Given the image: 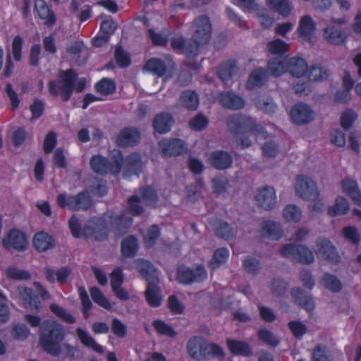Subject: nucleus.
I'll use <instances>...</instances> for the list:
<instances>
[{"instance_id": "nucleus-7", "label": "nucleus", "mask_w": 361, "mask_h": 361, "mask_svg": "<svg viewBox=\"0 0 361 361\" xmlns=\"http://www.w3.org/2000/svg\"><path fill=\"white\" fill-rule=\"evenodd\" d=\"M227 127L235 136H243L247 133L255 136H264L267 133L264 127L257 124L253 118L241 114L230 116L228 118Z\"/></svg>"}, {"instance_id": "nucleus-28", "label": "nucleus", "mask_w": 361, "mask_h": 361, "mask_svg": "<svg viewBox=\"0 0 361 361\" xmlns=\"http://www.w3.org/2000/svg\"><path fill=\"white\" fill-rule=\"evenodd\" d=\"M343 192L347 194L358 207H361V191L357 182L350 178H344L341 182Z\"/></svg>"}, {"instance_id": "nucleus-20", "label": "nucleus", "mask_w": 361, "mask_h": 361, "mask_svg": "<svg viewBox=\"0 0 361 361\" xmlns=\"http://www.w3.org/2000/svg\"><path fill=\"white\" fill-rule=\"evenodd\" d=\"M124 173L128 176H138L142 170V161L140 156L135 152L129 154L123 157V166Z\"/></svg>"}, {"instance_id": "nucleus-31", "label": "nucleus", "mask_w": 361, "mask_h": 361, "mask_svg": "<svg viewBox=\"0 0 361 361\" xmlns=\"http://www.w3.org/2000/svg\"><path fill=\"white\" fill-rule=\"evenodd\" d=\"M33 245L38 252H45L55 246V239L46 232H38L33 238Z\"/></svg>"}, {"instance_id": "nucleus-22", "label": "nucleus", "mask_w": 361, "mask_h": 361, "mask_svg": "<svg viewBox=\"0 0 361 361\" xmlns=\"http://www.w3.org/2000/svg\"><path fill=\"white\" fill-rule=\"evenodd\" d=\"M219 103L225 108L241 109L245 106L244 99L232 92H222L219 95Z\"/></svg>"}, {"instance_id": "nucleus-18", "label": "nucleus", "mask_w": 361, "mask_h": 361, "mask_svg": "<svg viewBox=\"0 0 361 361\" xmlns=\"http://www.w3.org/2000/svg\"><path fill=\"white\" fill-rule=\"evenodd\" d=\"M317 247L318 248V254L325 260L333 264H337L340 262V256L336 248L329 239H320L317 243Z\"/></svg>"}, {"instance_id": "nucleus-64", "label": "nucleus", "mask_w": 361, "mask_h": 361, "mask_svg": "<svg viewBox=\"0 0 361 361\" xmlns=\"http://www.w3.org/2000/svg\"><path fill=\"white\" fill-rule=\"evenodd\" d=\"M271 290L276 296H283L288 290V283L282 279H274L271 283Z\"/></svg>"}, {"instance_id": "nucleus-30", "label": "nucleus", "mask_w": 361, "mask_h": 361, "mask_svg": "<svg viewBox=\"0 0 361 361\" xmlns=\"http://www.w3.org/2000/svg\"><path fill=\"white\" fill-rule=\"evenodd\" d=\"M144 70L157 78H162L166 75L168 68L165 61L162 59L151 58L145 63Z\"/></svg>"}, {"instance_id": "nucleus-59", "label": "nucleus", "mask_w": 361, "mask_h": 361, "mask_svg": "<svg viewBox=\"0 0 361 361\" xmlns=\"http://www.w3.org/2000/svg\"><path fill=\"white\" fill-rule=\"evenodd\" d=\"M111 330L112 333L119 338L126 337L128 334V326L118 318L114 317L111 320Z\"/></svg>"}, {"instance_id": "nucleus-38", "label": "nucleus", "mask_w": 361, "mask_h": 361, "mask_svg": "<svg viewBox=\"0 0 361 361\" xmlns=\"http://www.w3.org/2000/svg\"><path fill=\"white\" fill-rule=\"evenodd\" d=\"M75 331L78 339L83 345L92 348L97 353L102 354L104 353L103 346L97 343L85 330L78 327Z\"/></svg>"}, {"instance_id": "nucleus-48", "label": "nucleus", "mask_w": 361, "mask_h": 361, "mask_svg": "<svg viewBox=\"0 0 361 361\" xmlns=\"http://www.w3.org/2000/svg\"><path fill=\"white\" fill-rule=\"evenodd\" d=\"M31 334L30 329L26 324L23 323H17L11 327V335L12 338L16 341H24Z\"/></svg>"}, {"instance_id": "nucleus-32", "label": "nucleus", "mask_w": 361, "mask_h": 361, "mask_svg": "<svg viewBox=\"0 0 361 361\" xmlns=\"http://www.w3.org/2000/svg\"><path fill=\"white\" fill-rule=\"evenodd\" d=\"M205 342V340L201 336H193L190 338L187 343L188 354L195 360H202Z\"/></svg>"}, {"instance_id": "nucleus-9", "label": "nucleus", "mask_w": 361, "mask_h": 361, "mask_svg": "<svg viewBox=\"0 0 361 361\" xmlns=\"http://www.w3.org/2000/svg\"><path fill=\"white\" fill-rule=\"evenodd\" d=\"M279 254L285 258L292 259L302 264H310L314 261L312 252L305 245L286 244L280 249Z\"/></svg>"}, {"instance_id": "nucleus-62", "label": "nucleus", "mask_w": 361, "mask_h": 361, "mask_svg": "<svg viewBox=\"0 0 361 361\" xmlns=\"http://www.w3.org/2000/svg\"><path fill=\"white\" fill-rule=\"evenodd\" d=\"M209 124V119L202 114H198L189 121V127L194 130L201 131Z\"/></svg>"}, {"instance_id": "nucleus-8", "label": "nucleus", "mask_w": 361, "mask_h": 361, "mask_svg": "<svg viewBox=\"0 0 361 361\" xmlns=\"http://www.w3.org/2000/svg\"><path fill=\"white\" fill-rule=\"evenodd\" d=\"M56 202L61 209L68 207L72 211H85L89 209L92 204L90 195L86 190L75 195H67L65 192L61 193L56 197Z\"/></svg>"}, {"instance_id": "nucleus-16", "label": "nucleus", "mask_w": 361, "mask_h": 361, "mask_svg": "<svg viewBox=\"0 0 361 361\" xmlns=\"http://www.w3.org/2000/svg\"><path fill=\"white\" fill-rule=\"evenodd\" d=\"M255 198L259 206L265 210H271L276 204V190L271 186L259 188Z\"/></svg>"}, {"instance_id": "nucleus-19", "label": "nucleus", "mask_w": 361, "mask_h": 361, "mask_svg": "<svg viewBox=\"0 0 361 361\" xmlns=\"http://www.w3.org/2000/svg\"><path fill=\"white\" fill-rule=\"evenodd\" d=\"M323 36L329 43L336 46L343 45L348 41V35L345 32L336 25L325 27L323 30Z\"/></svg>"}, {"instance_id": "nucleus-24", "label": "nucleus", "mask_w": 361, "mask_h": 361, "mask_svg": "<svg viewBox=\"0 0 361 361\" xmlns=\"http://www.w3.org/2000/svg\"><path fill=\"white\" fill-rule=\"evenodd\" d=\"M290 294L295 303L305 310L311 312L314 308V302L312 296L301 288H293Z\"/></svg>"}, {"instance_id": "nucleus-37", "label": "nucleus", "mask_w": 361, "mask_h": 361, "mask_svg": "<svg viewBox=\"0 0 361 361\" xmlns=\"http://www.w3.org/2000/svg\"><path fill=\"white\" fill-rule=\"evenodd\" d=\"M138 249V240L134 235H129L121 241V252L124 257H134Z\"/></svg>"}, {"instance_id": "nucleus-61", "label": "nucleus", "mask_w": 361, "mask_h": 361, "mask_svg": "<svg viewBox=\"0 0 361 361\" xmlns=\"http://www.w3.org/2000/svg\"><path fill=\"white\" fill-rule=\"evenodd\" d=\"M245 271L250 274L256 275L261 269L260 261L253 257H247L243 261Z\"/></svg>"}, {"instance_id": "nucleus-50", "label": "nucleus", "mask_w": 361, "mask_h": 361, "mask_svg": "<svg viewBox=\"0 0 361 361\" xmlns=\"http://www.w3.org/2000/svg\"><path fill=\"white\" fill-rule=\"evenodd\" d=\"M269 53L274 55H282L288 51L289 45L281 39H275L267 44Z\"/></svg>"}, {"instance_id": "nucleus-12", "label": "nucleus", "mask_w": 361, "mask_h": 361, "mask_svg": "<svg viewBox=\"0 0 361 361\" xmlns=\"http://www.w3.org/2000/svg\"><path fill=\"white\" fill-rule=\"evenodd\" d=\"M2 244L7 250H15L22 252L27 248V237L21 231L13 228L8 232L6 236L3 239Z\"/></svg>"}, {"instance_id": "nucleus-6", "label": "nucleus", "mask_w": 361, "mask_h": 361, "mask_svg": "<svg viewBox=\"0 0 361 361\" xmlns=\"http://www.w3.org/2000/svg\"><path fill=\"white\" fill-rule=\"evenodd\" d=\"M123 166V154L120 150H114L111 161L102 154H94L90 160L91 170L96 174L106 176L118 175Z\"/></svg>"}, {"instance_id": "nucleus-34", "label": "nucleus", "mask_w": 361, "mask_h": 361, "mask_svg": "<svg viewBox=\"0 0 361 361\" xmlns=\"http://www.w3.org/2000/svg\"><path fill=\"white\" fill-rule=\"evenodd\" d=\"M35 6L39 17L46 20L47 25L51 26L55 24V14L44 0H35Z\"/></svg>"}, {"instance_id": "nucleus-35", "label": "nucleus", "mask_w": 361, "mask_h": 361, "mask_svg": "<svg viewBox=\"0 0 361 361\" xmlns=\"http://www.w3.org/2000/svg\"><path fill=\"white\" fill-rule=\"evenodd\" d=\"M181 105L188 111H195L200 104L198 94L195 90H187L183 91L180 96Z\"/></svg>"}, {"instance_id": "nucleus-47", "label": "nucleus", "mask_w": 361, "mask_h": 361, "mask_svg": "<svg viewBox=\"0 0 361 361\" xmlns=\"http://www.w3.org/2000/svg\"><path fill=\"white\" fill-rule=\"evenodd\" d=\"M114 59L119 68H128L131 64L130 54L121 45L116 47L114 50Z\"/></svg>"}, {"instance_id": "nucleus-42", "label": "nucleus", "mask_w": 361, "mask_h": 361, "mask_svg": "<svg viewBox=\"0 0 361 361\" xmlns=\"http://www.w3.org/2000/svg\"><path fill=\"white\" fill-rule=\"evenodd\" d=\"M267 5L283 18L288 17L292 10L288 0H266Z\"/></svg>"}, {"instance_id": "nucleus-44", "label": "nucleus", "mask_w": 361, "mask_h": 361, "mask_svg": "<svg viewBox=\"0 0 361 361\" xmlns=\"http://www.w3.org/2000/svg\"><path fill=\"white\" fill-rule=\"evenodd\" d=\"M350 209L348 200L343 197H338L334 205L328 209V214L334 217L338 215H343L348 212Z\"/></svg>"}, {"instance_id": "nucleus-39", "label": "nucleus", "mask_w": 361, "mask_h": 361, "mask_svg": "<svg viewBox=\"0 0 361 361\" xmlns=\"http://www.w3.org/2000/svg\"><path fill=\"white\" fill-rule=\"evenodd\" d=\"M136 269L147 283L149 282H154L155 279V270L150 262L143 259H138L136 261Z\"/></svg>"}, {"instance_id": "nucleus-3", "label": "nucleus", "mask_w": 361, "mask_h": 361, "mask_svg": "<svg viewBox=\"0 0 361 361\" xmlns=\"http://www.w3.org/2000/svg\"><path fill=\"white\" fill-rule=\"evenodd\" d=\"M58 80H50L48 82L49 93L52 97L61 96L63 102L70 100L73 92H81L86 87L85 78L78 80V75L73 68L60 70Z\"/></svg>"}, {"instance_id": "nucleus-60", "label": "nucleus", "mask_w": 361, "mask_h": 361, "mask_svg": "<svg viewBox=\"0 0 361 361\" xmlns=\"http://www.w3.org/2000/svg\"><path fill=\"white\" fill-rule=\"evenodd\" d=\"M329 76L328 71L321 66L313 65L309 71V80L322 81Z\"/></svg>"}, {"instance_id": "nucleus-11", "label": "nucleus", "mask_w": 361, "mask_h": 361, "mask_svg": "<svg viewBox=\"0 0 361 361\" xmlns=\"http://www.w3.org/2000/svg\"><path fill=\"white\" fill-rule=\"evenodd\" d=\"M207 278V273L202 265L191 269L185 266H180L177 269V281L183 285H190L195 282H202Z\"/></svg>"}, {"instance_id": "nucleus-36", "label": "nucleus", "mask_w": 361, "mask_h": 361, "mask_svg": "<svg viewBox=\"0 0 361 361\" xmlns=\"http://www.w3.org/2000/svg\"><path fill=\"white\" fill-rule=\"evenodd\" d=\"M145 298L150 307H157L161 305L160 288L154 282H149L145 291Z\"/></svg>"}, {"instance_id": "nucleus-41", "label": "nucleus", "mask_w": 361, "mask_h": 361, "mask_svg": "<svg viewBox=\"0 0 361 361\" xmlns=\"http://www.w3.org/2000/svg\"><path fill=\"white\" fill-rule=\"evenodd\" d=\"M262 230L267 237L275 240L281 239L283 235L281 224L269 220L263 223Z\"/></svg>"}, {"instance_id": "nucleus-25", "label": "nucleus", "mask_w": 361, "mask_h": 361, "mask_svg": "<svg viewBox=\"0 0 361 361\" xmlns=\"http://www.w3.org/2000/svg\"><path fill=\"white\" fill-rule=\"evenodd\" d=\"M268 75L269 72L266 68H255L251 72L247 78L246 82L247 89L252 90L256 87H261L267 82Z\"/></svg>"}, {"instance_id": "nucleus-29", "label": "nucleus", "mask_w": 361, "mask_h": 361, "mask_svg": "<svg viewBox=\"0 0 361 361\" xmlns=\"http://www.w3.org/2000/svg\"><path fill=\"white\" fill-rule=\"evenodd\" d=\"M308 70L307 61L301 57H292L287 60V71L296 78L302 77Z\"/></svg>"}, {"instance_id": "nucleus-53", "label": "nucleus", "mask_w": 361, "mask_h": 361, "mask_svg": "<svg viewBox=\"0 0 361 361\" xmlns=\"http://www.w3.org/2000/svg\"><path fill=\"white\" fill-rule=\"evenodd\" d=\"M90 295L93 301L106 310H110L111 308L109 300L104 296L102 290L96 287L93 286L90 289Z\"/></svg>"}, {"instance_id": "nucleus-33", "label": "nucleus", "mask_w": 361, "mask_h": 361, "mask_svg": "<svg viewBox=\"0 0 361 361\" xmlns=\"http://www.w3.org/2000/svg\"><path fill=\"white\" fill-rule=\"evenodd\" d=\"M315 29L316 23L310 16L306 15L304 16L299 22L298 33L299 37L306 41H309L314 34Z\"/></svg>"}, {"instance_id": "nucleus-23", "label": "nucleus", "mask_w": 361, "mask_h": 361, "mask_svg": "<svg viewBox=\"0 0 361 361\" xmlns=\"http://www.w3.org/2000/svg\"><path fill=\"white\" fill-rule=\"evenodd\" d=\"M238 71V61L235 59H228L219 65L216 73L221 80L226 84L237 74Z\"/></svg>"}, {"instance_id": "nucleus-63", "label": "nucleus", "mask_w": 361, "mask_h": 361, "mask_svg": "<svg viewBox=\"0 0 361 361\" xmlns=\"http://www.w3.org/2000/svg\"><path fill=\"white\" fill-rule=\"evenodd\" d=\"M341 233L345 240L350 241L354 245H357L360 242L361 238L358 231L355 226L343 227Z\"/></svg>"}, {"instance_id": "nucleus-26", "label": "nucleus", "mask_w": 361, "mask_h": 361, "mask_svg": "<svg viewBox=\"0 0 361 361\" xmlns=\"http://www.w3.org/2000/svg\"><path fill=\"white\" fill-rule=\"evenodd\" d=\"M226 345L233 355L250 357L252 355L251 347L245 341L227 338Z\"/></svg>"}, {"instance_id": "nucleus-15", "label": "nucleus", "mask_w": 361, "mask_h": 361, "mask_svg": "<svg viewBox=\"0 0 361 361\" xmlns=\"http://www.w3.org/2000/svg\"><path fill=\"white\" fill-rule=\"evenodd\" d=\"M141 139V132L135 127H126L118 133L116 142L118 147H129L137 145Z\"/></svg>"}, {"instance_id": "nucleus-49", "label": "nucleus", "mask_w": 361, "mask_h": 361, "mask_svg": "<svg viewBox=\"0 0 361 361\" xmlns=\"http://www.w3.org/2000/svg\"><path fill=\"white\" fill-rule=\"evenodd\" d=\"M216 235L224 240H229L234 236V230L227 222L219 220L214 229Z\"/></svg>"}, {"instance_id": "nucleus-56", "label": "nucleus", "mask_w": 361, "mask_h": 361, "mask_svg": "<svg viewBox=\"0 0 361 361\" xmlns=\"http://www.w3.org/2000/svg\"><path fill=\"white\" fill-rule=\"evenodd\" d=\"M161 235V231L158 225L154 224L151 226L145 236L144 237V241L145 243L146 247H153L157 240L159 238Z\"/></svg>"}, {"instance_id": "nucleus-54", "label": "nucleus", "mask_w": 361, "mask_h": 361, "mask_svg": "<svg viewBox=\"0 0 361 361\" xmlns=\"http://www.w3.org/2000/svg\"><path fill=\"white\" fill-rule=\"evenodd\" d=\"M49 309L53 314L68 324H73L75 322V317L60 305L51 303Z\"/></svg>"}, {"instance_id": "nucleus-45", "label": "nucleus", "mask_w": 361, "mask_h": 361, "mask_svg": "<svg viewBox=\"0 0 361 361\" xmlns=\"http://www.w3.org/2000/svg\"><path fill=\"white\" fill-rule=\"evenodd\" d=\"M204 350L202 360H210L212 357H217L223 360L225 358V353L223 348L216 343H207L205 342Z\"/></svg>"}, {"instance_id": "nucleus-27", "label": "nucleus", "mask_w": 361, "mask_h": 361, "mask_svg": "<svg viewBox=\"0 0 361 361\" xmlns=\"http://www.w3.org/2000/svg\"><path fill=\"white\" fill-rule=\"evenodd\" d=\"M173 122V119L170 114L161 112L155 116L152 126L155 132L165 134L171 130Z\"/></svg>"}, {"instance_id": "nucleus-1", "label": "nucleus", "mask_w": 361, "mask_h": 361, "mask_svg": "<svg viewBox=\"0 0 361 361\" xmlns=\"http://www.w3.org/2000/svg\"><path fill=\"white\" fill-rule=\"evenodd\" d=\"M133 223V219L126 217L124 214L119 215H104L102 216H92L82 229L79 219L73 215L68 221V226L72 235L75 238H80L82 235L87 238L103 242L108 239L110 233V226L120 231L127 228Z\"/></svg>"}, {"instance_id": "nucleus-2", "label": "nucleus", "mask_w": 361, "mask_h": 361, "mask_svg": "<svg viewBox=\"0 0 361 361\" xmlns=\"http://www.w3.org/2000/svg\"><path fill=\"white\" fill-rule=\"evenodd\" d=\"M193 38L186 39L183 37H172L170 40L171 47L175 51H180L188 59L184 64L188 67L198 70L200 64L197 61H190L189 58L198 56L202 46L207 44L212 35V23L206 15L200 16L194 20Z\"/></svg>"}, {"instance_id": "nucleus-57", "label": "nucleus", "mask_w": 361, "mask_h": 361, "mask_svg": "<svg viewBox=\"0 0 361 361\" xmlns=\"http://www.w3.org/2000/svg\"><path fill=\"white\" fill-rule=\"evenodd\" d=\"M78 295L82 305V313L85 318L90 316V311L92 307V302L90 300L88 294L83 286H80L78 290Z\"/></svg>"}, {"instance_id": "nucleus-40", "label": "nucleus", "mask_w": 361, "mask_h": 361, "mask_svg": "<svg viewBox=\"0 0 361 361\" xmlns=\"http://www.w3.org/2000/svg\"><path fill=\"white\" fill-rule=\"evenodd\" d=\"M287 60L281 57L271 59L268 61L266 69L274 77L281 76L287 71Z\"/></svg>"}, {"instance_id": "nucleus-52", "label": "nucleus", "mask_w": 361, "mask_h": 361, "mask_svg": "<svg viewBox=\"0 0 361 361\" xmlns=\"http://www.w3.org/2000/svg\"><path fill=\"white\" fill-rule=\"evenodd\" d=\"M322 281L324 286L332 293H339L342 290L341 282L336 276L331 274L325 273L322 277Z\"/></svg>"}, {"instance_id": "nucleus-21", "label": "nucleus", "mask_w": 361, "mask_h": 361, "mask_svg": "<svg viewBox=\"0 0 361 361\" xmlns=\"http://www.w3.org/2000/svg\"><path fill=\"white\" fill-rule=\"evenodd\" d=\"M71 269L68 267H62L56 272L49 266L45 267L44 269L45 279L49 283H54L56 281L60 284H64L71 275Z\"/></svg>"}, {"instance_id": "nucleus-13", "label": "nucleus", "mask_w": 361, "mask_h": 361, "mask_svg": "<svg viewBox=\"0 0 361 361\" xmlns=\"http://www.w3.org/2000/svg\"><path fill=\"white\" fill-rule=\"evenodd\" d=\"M158 145L161 154L166 157L183 155L188 151L186 143L179 138L162 140Z\"/></svg>"}, {"instance_id": "nucleus-14", "label": "nucleus", "mask_w": 361, "mask_h": 361, "mask_svg": "<svg viewBox=\"0 0 361 361\" xmlns=\"http://www.w3.org/2000/svg\"><path fill=\"white\" fill-rule=\"evenodd\" d=\"M292 121L297 125H303L314 119V112L310 106L303 102L295 104L290 109Z\"/></svg>"}, {"instance_id": "nucleus-5", "label": "nucleus", "mask_w": 361, "mask_h": 361, "mask_svg": "<svg viewBox=\"0 0 361 361\" xmlns=\"http://www.w3.org/2000/svg\"><path fill=\"white\" fill-rule=\"evenodd\" d=\"M295 193L305 200H312L314 202L310 205L309 210L312 214L321 213L324 204L318 199L319 192L315 182L305 175H298L295 178Z\"/></svg>"}, {"instance_id": "nucleus-51", "label": "nucleus", "mask_w": 361, "mask_h": 361, "mask_svg": "<svg viewBox=\"0 0 361 361\" xmlns=\"http://www.w3.org/2000/svg\"><path fill=\"white\" fill-rule=\"evenodd\" d=\"M283 216L287 221L298 223L302 218V211L295 204H288L283 209Z\"/></svg>"}, {"instance_id": "nucleus-10", "label": "nucleus", "mask_w": 361, "mask_h": 361, "mask_svg": "<svg viewBox=\"0 0 361 361\" xmlns=\"http://www.w3.org/2000/svg\"><path fill=\"white\" fill-rule=\"evenodd\" d=\"M33 286L36 289L37 293L32 288L25 287L20 292L24 302L27 304L32 310L39 312L42 309V303L39 296L43 300H47L50 295L47 290L39 282H34Z\"/></svg>"}, {"instance_id": "nucleus-4", "label": "nucleus", "mask_w": 361, "mask_h": 361, "mask_svg": "<svg viewBox=\"0 0 361 361\" xmlns=\"http://www.w3.org/2000/svg\"><path fill=\"white\" fill-rule=\"evenodd\" d=\"M66 338L63 326L56 320L45 319L40 326L39 343L47 354L58 356Z\"/></svg>"}, {"instance_id": "nucleus-58", "label": "nucleus", "mask_w": 361, "mask_h": 361, "mask_svg": "<svg viewBox=\"0 0 361 361\" xmlns=\"http://www.w3.org/2000/svg\"><path fill=\"white\" fill-rule=\"evenodd\" d=\"M156 331L161 335L173 338L176 336V331L168 324L161 319H156L152 324Z\"/></svg>"}, {"instance_id": "nucleus-46", "label": "nucleus", "mask_w": 361, "mask_h": 361, "mask_svg": "<svg viewBox=\"0 0 361 361\" xmlns=\"http://www.w3.org/2000/svg\"><path fill=\"white\" fill-rule=\"evenodd\" d=\"M228 257L229 251L226 247L218 248L214 251L212 259L209 262V267L214 270L225 264Z\"/></svg>"}, {"instance_id": "nucleus-43", "label": "nucleus", "mask_w": 361, "mask_h": 361, "mask_svg": "<svg viewBox=\"0 0 361 361\" xmlns=\"http://www.w3.org/2000/svg\"><path fill=\"white\" fill-rule=\"evenodd\" d=\"M94 89L100 94L107 96L115 92L116 84L114 79L103 78L95 83Z\"/></svg>"}, {"instance_id": "nucleus-55", "label": "nucleus", "mask_w": 361, "mask_h": 361, "mask_svg": "<svg viewBox=\"0 0 361 361\" xmlns=\"http://www.w3.org/2000/svg\"><path fill=\"white\" fill-rule=\"evenodd\" d=\"M257 336L260 341L269 346L276 347L280 343V340L274 333L267 329H260L257 331Z\"/></svg>"}, {"instance_id": "nucleus-17", "label": "nucleus", "mask_w": 361, "mask_h": 361, "mask_svg": "<svg viewBox=\"0 0 361 361\" xmlns=\"http://www.w3.org/2000/svg\"><path fill=\"white\" fill-rule=\"evenodd\" d=\"M209 164L216 169L225 170L230 168L233 162L231 153L224 150H216L209 156Z\"/></svg>"}]
</instances>
